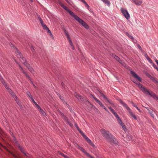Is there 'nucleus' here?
I'll return each mask as SVG.
<instances>
[{"label": "nucleus", "instance_id": "nucleus-1", "mask_svg": "<svg viewBox=\"0 0 158 158\" xmlns=\"http://www.w3.org/2000/svg\"><path fill=\"white\" fill-rule=\"evenodd\" d=\"M59 5L67 12L73 17L80 24H81L85 28L88 29L89 27V25L85 22L82 19H81L77 15H75L73 12L70 10L67 7L65 6L59 0L58 1Z\"/></svg>", "mask_w": 158, "mask_h": 158}, {"label": "nucleus", "instance_id": "nucleus-2", "mask_svg": "<svg viewBox=\"0 0 158 158\" xmlns=\"http://www.w3.org/2000/svg\"><path fill=\"white\" fill-rule=\"evenodd\" d=\"M138 85V87L143 93L149 95L151 97H152L153 95L152 94H153L154 93L152 91L150 92L140 83Z\"/></svg>", "mask_w": 158, "mask_h": 158}, {"label": "nucleus", "instance_id": "nucleus-3", "mask_svg": "<svg viewBox=\"0 0 158 158\" xmlns=\"http://www.w3.org/2000/svg\"><path fill=\"white\" fill-rule=\"evenodd\" d=\"M101 132L103 135L104 137L106 139L109 140L110 138L112 137V135L108 131L105 130L104 129H101Z\"/></svg>", "mask_w": 158, "mask_h": 158}, {"label": "nucleus", "instance_id": "nucleus-4", "mask_svg": "<svg viewBox=\"0 0 158 158\" xmlns=\"http://www.w3.org/2000/svg\"><path fill=\"white\" fill-rule=\"evenodd\" d=\"M79 101L82 103H87L89 104L91 107L96 108L95 107L94 105H93L92 103H91L89 102L88 101V98L86 97H85L82 96V98H81Z\"/></svg>", "mask_w": 158, "mask_h": 158}, {"label": "nucleus", "instance_id": "nucleus-5", "mask_svg": "<svg viewBox=\"0 0 158 158\" xmlns=\"http://www.w3.org/2000/svg\"><path fill=\"white\" fill-rule=\"evenodd\" d=\"M59 112L60 115L62 117L64 120V121H66L71 127H72L73 126V125L69 121L68 118L65 115H64L63 113H62L60 111Z\"/></svg>", "mask_w": 158, "mask_h": 158}, {"label": "nucleus", "instance_id": "nucleus-6", "mask_svg": "<svg viewBox=\"0 0 158 158\" xmlns=\"http://www.w3.org/2000/svg\"><path fill=\"white\" fill-rule=\"evenodd\" d=\"M121 11L123 15L128 20L130 19V15L127 10L123 8H121Z\"/></svg>", "mask_w": 158, "mask_h": 158}, {"label": "nucleus", "instance_id": "nucleus-7", "mask_svg": "<svg viewBox=\"0 0 158 158\" xmlns=\"http://www.w3.org/2000/svg\"><path fill=\"white\" fill-rule=\"evenodd\" d=\"M130 73L134 78L138 80L139 81L141 82H142L141 78L135 73L134 71L133 70L131 71Z\"/></svg>", "mask_w": 158, "mask_h": 158}, {"label": "nucleus", "instance_id": "nucleus-8", "mask_svg": "<svg viewBox=\"0 0 158 158\" xmlns=\"http://www.w3.org/2000/svg\"><path fill=\"white\" fill-rule=\"evenodd\" d=\"M78 148L83 153H85L86 155H87L88 157H90V158H94V157L93 156H91L89 153L87 152L82 147H81L80 146H78Z\"/></svg>", "mask_w": 158, "mask_h": 158}, {"label": "nucleus", "instance_id": "nucleus-9", "mask_svg": "<svg viewBox=\"0 0 158 158\" xmlns=\"http://www.w3.org/2000/svg\"><path fill=\"white\" fill-rule=\"evenodd\" d=\"M116 99L119 102L122 104V105L125 108H126V109H127V110H129L130 108L127 105V104L126 103L124 102L123 101L119 98H117Z\"/></svg>", "mask_w": 158, "mask_h": 158}, {"label": "nucleus", "instance_id": "nucleus-10", "mask_svg": "<svg viewBox=\"0 0 158 158\" xmlns=\"http://www.w3.org/2000/svg\"><path fill=\"white\" fill-rule=\"evenodd\" d=\"M8 90L9 91V92L11 94V96L15 98L16 101L17 102L19 100L17 98V97L15 95V93L9 88H7Z\"/></svg>", "mask_w": 158, "mask_h": 158}, {"label": "nucleus", "instance_id": "nucleus-11", "mask_svg": "<svg viewBox=\"0 0 158 158\" xmlns=\"http://www.w3.org/2000/svg\"><path fill=\"white\" fill-rule=\"evenodd\" d=\"M109 140L110 142L113 143L116 145H118V141L113 135H112V137L110 138Z\"/></svg>", "mask_w": 158, "mask_h": 158}, {"label": "nucleus", "instance_id": "nucleus-12", "mask_svg": "<svg viewBox=\"0 0 158 158\" xmlns=\"http://www.w3.org/2000/svg\"><path fill=\"white\" fill-rule=\"evenodd\" d=\"M120 125L122 126L123 130L126 129V127L124 123L122 121L121 119L120 118L117 120Z\"/></svg>", "mask_w": 158, "mask_h": 158}, {"label": "nucleus", "instance_id": "nucleus-13", "mask_svg": "<svg viewBox=\"0 0 158 158\" xmlns=\"http://www.w3.org/2000/svg\"><path fill=\"white\" fill-rule=\"evenodd\" d=\"M146 75L147 76L148 78H150L151 80H152L153 81H155L156 83H158V81L156 80L154 77H152L151 75H150L147 72H146L145 73Z\"/></svg>", "mask_w": 158, "mask_h": 158}, {"label": "nucleus", "instance_id": "nucleus-14", "mask_svg": "<svg viewBox=\"0 0 158 158\" xmlns=\"http://www.w3.org/2000/svg\"><path fill=\"white\" fill-rule=\"evenodd\" d=\"M133 2L137 6H140L142 3V2L140 0H132Z\"/></svg>", "mask_w": 158, "mask_h": 158}, {"label": "nucleus", "instance_id": "nucleus-15", "mask_svg": "<svg viewBox=\"0 0 158 158\" xmlns=\"http://www.w3.org/2000/svg\"><path fill=\"white\" fill-rule=\"evenodd\" d=\"M74 95L79 101L80 100L82 96L77 93V92H75L74 93Z\"/></svg>", "mask_w": 158, "mask_h": 158}, {"label": "nucleus", "instance_id": "nucleus-16", "mask_svg": "<svg viewBox=\"0 0 158 158\" xmlns=\"http://www.w3.org/2000/svg\"><path fill=\"white\" fill-rule=\"evenodd\" d=\"M127 110L129 111V113H130V115H131V117H133L134 118V119H135V120L137 119V118L136 117V116L135 115V114H134L131 111V109L130 108L129 110Z\"/></svg>", "mask_w": 158, "mask_h": 158}, {"label": "nucleus", "instance_id": "nucleus-17", "mask_svg": "<svg viewBox=\"0 0 158 158\" xmlns=\"http://www.w3.org/2000/svg\"><path fill=\"white\" fill-rule=\"evenodd\" d=\"M16 54L17 57L19 59H21L23 56L22 54L20 53V52H19L18 49L17 50Z\"/></svg>", "mask_w": 158, "mask_h": 158}, {"label": "nucleus", "instance_id": "nucleus-18", "mask_svg": "<svg viewBox=\"0 0 158 158\" xmlns=\"http://www.w3.org/2000/svg\"><path fill=\"white\" fill-rule=\"evenodd\" d=\"M13 142L15 143L17 146H19V143L18 142L17 140L16 139L14 135H13Z\"/></svg>", "mask_w": 158, "mask_h": 158}, {"label": "nucleus", "instance_id": "nucleus-19", "mask_svg": "<svg viewBox=\"0 0 158 158\" xmlns=\"http://www.w3.org/2000/svg\"><path fill=\"white\" fill-rule=\"evenodd\" d=\"M18 148H19V150L23 154H24L25 156H27V155L26 154V153L24 152V150L23 149V148L22 147H21L20 146V145H19V146H17Z\"/></svg>", "mask_w": 158, "mask_h": 158}, {"label": "nucleus", "instance_id": "nucleus-20", "mask_svg": "<svg viewBox=\"0 0 158 158\" xmlns=\"http://www.w3.org/2000/svg\"><path fill=\"white\" fill-rule=\"evenodd\" d=\"M144 56L147 59L148 61L151 63H152V60L149 57L147 54L146 53L144 55Z\"/></svg>", "mask_w": 158, "mask_h": 158}, {"label": "nucleus", "instance_id": "nucleus-21", "mask_svg": "<svg viewBox=\"0 0 158 158\" xmlns=\"http://www.w3.org/2000/svg\"><path fill=\"white\" fill-rule=\"evenodd\" d=\"M30 49L32 52L33 53L34 55L36 56L37 55V54L36 53L34 48L33 46H31L30 47Z\"/></svg>", "mask_w": 158, "mask_h": 158}, {"label": "nucleus", "instance_id": "nucleus-22", "mask_svg": "<svg viewBox=\"0 0 158 158\" xmlns=\"http://www.w3.org/2000/svg\"><path fill=\"white\" fill-rule=\"evenodd\" d=\"M87 142L90 145H91L93 148L95 147V145L92 143L91 141L89 139L87 141Z\"/></svg>", "mask_w": 158, "mask_h": 158}, {"label": "nucleus", "instance_id": "nucleus-23", "mask_svg": "<svg viewBox=\"0 0 158 158\" xmlns=\"http://www.w3.org/2000/svg\"><path fill=\"white\" fill-rule=\"evenodd\" d=\"M103 2L106 4H107L108 6H109L110 5V2L108 0H101Z\"/></svg>", "mask_w": 158, "mask_h": 158}, {"label": "nucleus", "instance_id": "nucleus-24", "mask_svg": "<svg viewBox=\"0 0 158 158\" xmlns=\"http://www.w3.org/2000/svg\"><path fill=\"white\" fill-rule=\"evenodd\" d=\"M38 109L40 110V113H41L44 116H45L46 114V113L44 112L43 109L40 107Z\"/></svg>", "mask_w": 158, "mask_h": 158}, {"label": "nucleus", "instance_id": "nucleus-25", "mask_svg": "<svg viewBox=\"0 0 158 158\" xmlns=\"http://www.w3.org/2000/svg\"><path fill=\"white\" fill-rule=\"evenodd\" d=\"M131 103L132 104V106L136 108L139 110V111L140 112H141L140 110L139 109L137 106L132 101H131Z\"/></svg>", "mask_w": 158, "mask_h": 158}, {"label": "nucleus", "instance_id": "nucleus-26", "mask_svg": "<svg viewBox=\"0 0 158 158\" xmlns=\"http://www.w3.org/2000/svg\"><path fill=\"white\" fill-rule=\"evenodd\" d=\"M91 95L93 97L94 99L98 104L100 102L98 99L93 94H91Z\"/></svg>", "mask_w": 158, "mask_h": 158}, {"label": "nucleus", "instance_id": "nucleus-27", "mask_svg": "<svg viewBox=\"0 0 158 158\" xmlns=\"http://www.w3.org/2000/svg\"><path fill=\"white\" fill-rule=\"evenodd\" d=\"M57 94L60 98L62 101V102H64V100L63 97L61 96L60 93H57Z\"/></svg>", "mask_w": 158, "mask_h": 158}, {"label": "nucleus", "instance_id": "nucleus-28", "mask_svg": "<svg viewBox=\"0 0 158 158\" xmlns=\"http://www.w3.org/2000/svg\"><path fill=\"white\" fill-rule=\"evenodd\" d=\"M27 96L30 98L31 100L33 99V98L32 97V95L31 94L30 92L29 91H27Z\"/></svg>", "mask_w": 158, "mask_h": 158}, {"label": "nucleus", "instance_id": "nucleus-29", "mask_svg": "<svg viewBox=\"0 0 158 158\" xmlns=\"http://www.w3.org/2000/svg\"><path fill=\"white\" fill-rule=\"evenodd\" d=\"M99 93L100 94V95L101 96H102L105 100H106L108 99L106 96L105 95H104L101 92L99 91Z\"/></svg>", "mask_w": 158, "mask_h": 158}, {"label": "nucleus", "instance_id": "nucleus-30", "mask_svg": "<svg viewBox=\"0 0 158 158\" xmlns=\"http://www.w3.org/2000/svg\"><path fill=\"white\" fill-rule=\"evenodd\" d=\"M126 34L130 38H131L132 40H133L134 38L131 35H130L127 32H126Z\"/></svg>", "mask_w": 158, "mask_h": 158}, {"label": "nucleus", "instance_id": "nucleus-31", "mask_svg": "<svg viewBox=\"0 0 158 158\" xmlns=\"http://www.w3.org/2000/svg\"><path fill=\"white\" fill-rule=\"evenodd\" d=\"M0 80L1 81V82H2V83L5 85H6V82H5V81H4V79H3V78H2V77L0 79Z\"/></svg>", "mask_w": 158, "mask_h": 158}, {"label": "nucleus", "instance_id": "nucleus-32", "mask_svg": "<svg viewBox=\"0 0 158 158\" xmlns=\"http://www.w3.org/2000/svg\"><path fill=\"white\" fill-rule=\"evenodd\" d=\"M31 100L32 101V102H33V103H34V104L35 105L37 106V108H40V106H39V105H38L37 104V103L36 102H35V101L34 99H32Z\"/></svg>", "mask_w": 158, "mask_h": 158}, {"label": "nucleus", "instance_id": "nucleus-33", "mask_svg": "<svg viewBox=\"0 0 158 158\" xmlns=\"http://www.w3.org/2000/svg\"><path fill=\"white\" fill-rule=\"evenodd\" d=\"M152 97L154 99H156L157 100H158V97H157L155 94L154 93L152 94Z\"/></svg>", "mask_w": 158, "mask_h": 158}, {"label": "nucleus", "instance_id": "nucleus-34", "mask_svg": "<svg viewBox=\"0 0 158 158\" xmlns=\"http://www.w3.org/2000/svg\"><path fill=\"white\" fill-rule=\"evenodd\" d=\"M82 136L86 141L89 139L85 134H84Z\"/></svg>", "mask_w": 158, "mask_h": 158}, {"label": "nucleus", "instance_id": "nucleus-35", "mask_svg": "<svg viewBox=\"0 0 158 158\" xmlns=\"http://www.w3.org/2000/svg\"><path fill=\"white\" fill-rule=\"evenodd\" d=\"M82 136L86 141L89 139L85 134H84Z\"/></svg>", "mask_w": 158, "mask_h": 158}, {"label": "nucleus", "instance_id": "nucleus-36", "mask_svg": "<svg viewBox=\"0 0 158 158\" xmlns=\"http://www.w3.org/2000/svg\"><path fill=\"white\" fill-rule=\"evenodd\" d=\"M10 45L11 47H12L13 48L15 49L16 50H18V49L12 43H10Z\"/></svg>", "mask_w": 158, "mask_h": 158}, {"label": "nucleus", "instance_id": "nucleus-37", "mask_svg": "<svg viewBox=\"0 0 158 158\" xmlns=\"http://www.w3.org/2000/svg\"><path fill=\"white\" fill-rule=\"evenodd\" d=\"M42 26L43 27V28L44 30H46L48 28V27H47V25L45 24L44 25Z\"/></svg>", "mask_w": 158, "mask_h": 158}, {"label": "nucleus", "instance_id": "nucleus-38", "mask_svg": "<svg viewBox=\"0 0 158 158\" xmlns=\"http://www.w3.org/2000/svg\"><path fill=\"white\" fill-rule=\"evenodd\" d=\"M114 115L116 117L117 120L120 118L119 117V116L117 114V113H115Z\"/></svg>", "mask_w": 158, "mask_h": 158}, {"label": "nucleus", "instance_id": "nucleus-39", "mask_svg": "<svg viewBox=\"0 0 158 158\" xmlns=\"http://www.w3.org/2000/svg\"><path fill=\"white\" fill-rule=\"evenodd\" d=\"M151 64H152L153 67L155 68L156 69H157V70L158 71V67H157L156 66V65L155 64H154L153 62H152V63H151Z\"/></svg>", "mask_w": 158, "mask_h": 158}, {"label": "nucleus", "instance_id": "nucleus-40", "mask_svg": "<svg viewBox=\"0 0 158 158\" xmlns=\"http://www.w3.org/2000/svg\"><path fill=\"white\" fill-rule=\"evenodd\" d=\"M21 59L22 60H21V61L22 63H23V62H24L25 60H26V59L23 56Z\"/></svg>", "mask_w": 158, "mask_h": 158}, {"label": "nucleus", "instance_id": "nucleus-41", "mask_svg": "<svg viewBox=\"0 0 158 158\" xmlns=\"http://www.w3.org/2000/svg\"><path fill=\"white\" fill-rule=\"evenodd\" d=\"M86 6L87 7V9L90 11L91 12L93 13V11L90 8V7L88 5V6H87V5H86Z\"/></svg>", "mask_w": 158, "mask_h": 158}, {"label": "nucleus", "instance_id": "nucleus-42", "mask_svg": "<svg viewBox=\"0 0 158 158\" xmlns=\"http://www.w3.org/2000/svg\"><path fill=\"white\" fill-rule=\"evenodd\" d=\"M137 47H138V48L139 49L140 51H142L143 50L141 46L139 44H137Z\"/></svg>", "mask_w": 158, "mask_h": 158}, {"label": "nucleus", "instance_id": "nucleus-43", "mask_svg": "<svg viewBox=\"0 0 158 158\" xmlns=\"http://www.w3.org/2000/svg\"><path fill=\"white\" fill-rule=\"evenodd\" d=\"M28 69L29 70V71L32 73L33 72V71H34L33 69V68L31 67L30 68H29Z\"/></svg>", "mask_w": 158, "mask_h": 158}, {"label": "nucleus", "instance_id": "nucleus-44", "mask_svg": "<svg viewBox=\"0 0 158 158\" xmlns=\"http://www.w3.org/2000/svg\"><path fill=\"white\" fill-rule=\"evenodd\" d=\"M60 154L62 156H64L65 158H69V157L67 156L64 154H63L62 153H61Z\"/></svg>", "mask_w": 158, "mask_h": 158}, {"label": "nucleus", "instance_id": "nucleus-45", "mask_svg": "<svg viewBox=\"0 0 158 158\" xmlns=\"http://www.w3.org/2000/svg\"><path fill=\"white\" fill-rule=\"evenodd\" d=\"M81 1L83 3H84L85 5H87V6H88V5L86 3V2L85 1V0H81Z\"/></svg>", "mask_w": 158, "mask_h": 158}, {"label": "nucleus", "instance_id": "nucleus-46", "mask_svg": "<svg viewBox=\"0 0 158 158\" xmlns=\"http://www.w3.org/2000/svg\"><path fill=\"white\" fill-rule=\"evenodd\" d=\"M81 1L83 3H84L85 5H87V6H88V5L86 3V2L85 1V0H81Z\"/></svg>", "mask_w": 158, "mask_h": 158}, {"label": "nucleus", "instance_id": "nucleus-47", "mask_svg": "<svg viewBox=\"0 0 158 158\" xmlns=\"http://www.w3.org/2000/svg\"><path fill=\"white\" fill-rule=\"evenodd\" d=\"M23 63L26 66L27 65V64H29L27 63V60H25L24 62H23Z\"/></svg>", "mask_w": 158, "mask_h": 158}, {"label": "nucleus", "instance_id": "nucleus-48", "mask_svg": "<svg viewBox=\"0 0 158 158\" xmlns=\"http://www.w3.org/2000/svg\"><path fill=\"white\" fill-rule=\"evenodd\" d=\"M68 40L69 43L70 44V45L71 46H73V45L72 43V41L71 39H70Z\"/></svg>", "mask_w": 158, "mask_h": 158}, {"label": "nucleus", "instance_id": "nucleus-49", "mask_svg": "<svg viewBox=\"0 0 158 158\" xmlns=\"http://www.w3.org/2000/svg\"><path fill=\"white\" fill-rule=\"evenodd\" d=\"M65 35H66V36H67V39L68 40L71 39L70 36L69 34V33Z\"/></svg>", "mask_w": 158, "mask_h": 158}, {"label": "nucleus", "instance_id": "nucleus-50", "mask_svg": "<svg viewBox=\"0 0 158 158\" xmlns=\"http://www.w3.org/2000/svg\"><path fill=\"white\" fill-rule=\"evenodd\" d=\"M38 19L40 21V22L43 21L42 19L40 17L39 15H38Z\"/></svg>", "mask_w": 158, "mask_h": 158}, {"label": "nucleus", "instance_id": "nucleus-51", "mask_svg": "<svg viewBox=\"0 0 158 158\" xmlns=\"http://www.w3.org/2000/svg\"><path fill=\"white\" fill-rule=\"evenodd\" d=\"M38 19L40 21V22L43 21L42 19L40 17L39 15H38Z\"/></svg>", "mask_w": 158, "mask_h": 158}, {"label": "nucleus", "instance_id": "nucleus-52", "mask_svg": "<svg viewBox=\"0 0 158 158\" xmlns=\"http://www.w3.org/2000/svg\"><path fill=\"white\" fill-rule=\"evenodd\" d=\"M115 55L114 56V58L115 59L117 60L118 61V60L119 59V58L117 56L115 55V54H114Z\"/></svg>", "mask_w": 158, "mask_h": 158}, {"label": "nucleus", "instance_id": "nucleus-53", "mask_svg": "<svg viewBox=\"0 0 158 158\" xmlns=\"http://www.w3.org/2000/svg\"><path fill=\"white\" fill-rule=\"evenodd\" d=\"M106 101L108 102L110 104H111V105H113V103L111 102L110 101V100L108 99Z\"/></svg>", "mask_w": 158, "mask_h": 158}, {"label": "nucleus", "instance_id": "nucleus-54", "mask_svg": "<svg viewBox=\"0 0 158 158\" xmlns=\"http://www.w3.org/2000/svg\"><path fill=\"white\" fill-rule=\"evenodd\" d=\"M112 112V113L114 114L115 113H116V112H115L114 111V110L113 109H112L111 110H110Z\"/></svg>", "mask_w": 158, "mask_h": 158}, {"label": "nucleus", "instance_id": "nucleus-55", "mask_svg": "<svg viewBox=\"0 0 158 158\" xmlns=\"http://www.w3.org/2000/svg\"><path fill=\"white\" fill-rule=\"evenodd\" d=\"M74 144L75 145V146H76V147H77V148H78V146H80L77 143V142H75L74 143Z\"/></svg>", "mask_w": 158, "mask_h": 158}, {"label": "nucleus", "instance_id": "nucleus-56", "mask_svg": "<svg viewBox=\"0 0 158 158\" xmlns=\"http://www.w3.org/2000/svg\"><path fill=\"white\" fill-rule=\"evenodd\" d=\"M131 80L134 83L136 84L137 85H138V84H139L140 83H137L134 80H132V79H131Z\"/></svg>", "mask_w": 158, "mask_h": 158}, {"label": "nucleus", "instance_id": "nucleus-57", "mask_svg": "<svg viewBox=\"0 0 158 158\" xmlns=\"http://www.w3.org/2000/svg\"><path fill=\"white\" fill-rule=\"evenodd\" d=\"M65 35H66L69 33L65 29L64 30Z\"/></svg>", "mask_w": 158, "mask_h": 158}, {"label": "nucleus", "instance_id": "nucleus-58", "mask_svg": "<svg viewBox=\"0 0 158 158\" xmlns=\"http://www.w3.org/2000/svg\"><path fill=\"white\" fill-rule=\"evenodd\" d=\"M46 30H47V32L48 33H51V31H50L49 29L48 28V29H46Z\"/></svg>", "mask_w": 158, "mask_h": 158}, {"label": "nucleus", "instance_id": "nucleus-59", "mask_svg": "<svg viewBox=\"0 0 158 158\" xmlns=\"http://www.w3.org/2000/svg\"><path fill=\"white\" fill-rule=\"evenodd\" d=\"M74 125H75V127H76L77 129L78 128H79V127H78L77 125V124L76 123H75Z\"/></svg>", "mask_w": 158, "mask_h": 158}, {"label": "nucleus", "instance_id": "nucleus-60", "mask_svg": "<svg viewBox=\"0 0 158 158\" xmlns=\"http://www.w3.org/2000/svg\"><path fill=\"white\" fill-rule=\"evenodd\" d=\"M26 67L28 69L29 68H30L31 66H30V64H29L27 65Z\"/></svg>", "mask_w": 158, "mask_h": 158}, {"label": "nucleus", "instance_id": "nucleus-61", "mask_svg": "<svg viewBox=\"0 0 158 158\" xmlns=\"http://www.w3.org/2000/svg\"><path fill=\"white\" fill-rule=\"evenodd\" d=\"M31 83L33 85V86H34V87L35 88H36V87L35 85L34 84V83H33L32 81H31Z\"/></svg>", "mask_w": 158, "mask_h": 158}, {"label": "nucleus", "instance_id": "nucleus-62", "mask_svg": "<svg viewBox=\"0 0 158 158\" xmlns=\"http://www.w3.org/2000/svg\"><path fill=\"white\" fill-rule=\"evenodd\" d=\"M77 130L79 131V132H80V133L82 131L79 128H78Z\"/></svg>", "mask_w": 158, "mask_h": 158}, {"label": "nucleus", "instance_id": "nucleus-63", "mask_svg": "<svg viewBox=\"0 0 158 158\" xmlns=\"http://www.w3.org/2000/svg\"><path fill=\"white\" fill-rule=\"evenodd\" d=\"M104 109L108 113H109V112L108 111V110L107 109L106 107H104Z\"/></svg>", "mask_w": 158, "mask_h": 158}, {"label": "nucleus", "instance_id": "nucleus-64", "mask_svg": "<svg viewBox=\"0 0 158 158\" xmlns=\"http://www.w3.org/2000/svg\"><path fill=\"white\" fill-rule=\"evenodd\" d=\"M65 0L69 4H70V2H69L71 1V0Z\"/></svg>", "mask_w": 158, "mask_h": 158}]
</instances>
